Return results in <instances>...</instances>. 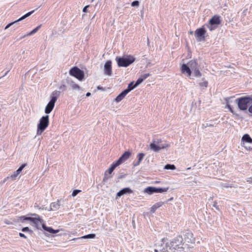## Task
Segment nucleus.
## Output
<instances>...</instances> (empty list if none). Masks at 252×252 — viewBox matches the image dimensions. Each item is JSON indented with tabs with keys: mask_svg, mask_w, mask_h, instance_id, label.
Returning <instances> with one entry per match:
<instances>
[{
	"mask_svg": "<svg viewBox=\"0 0 252 252\" xmlns=\"http://www.w3.org/2000/svg\"><path fill=\"white\" fill-rule=\"evenodd\" d=\"M183 239L182 236L178 235L170 242L167 243L163 248L168 249L169 251V252H175V250L183 248Z\"/></svg>",
	"mask_w": 252,
	"mask_h": 252,
	"instance_id": "f257e3e1",
	"label": "nucleus"
},
{
	"mask_svg": "<svg viewBox=\"0 0 252 252\" xmlns=\"http://www.w3.org/2000/svg\"><path fill=\"white\" fill-rule=\"evenodd\" d=\"M119 67H126L135 61V58L131 55H124L117 57L115 59Z\"/></svg>",
	"mask_w": 252,
	"mask_h": 252,
	"instance_id": "f03ea898",
	"label": "nucleus"
},
{
	"mask_svg": "<svg viewBox=\"0 0 252 252\" xmlns=\"http://www.w3.org/2000/svg\"><path fill=\"white\" fill-rule=\"evenodd\" d=\"M199 67L196 60L190 61L187 64H183L181 67V71L183 73H186L188 76H190L192 71Z\"/></svg>",
	"mask_w": 252,
	"mask_h": 252,
	"instance_id": "7ed1b4c3",
	"label": "nucleus"
},
{
	"mask_svg": "<svg viewBox=\"0 0 252 252\" xmlns=\"http://www.w3.org/2000/svg\"><path fill=\"white\" fill-rule=\"evenodd\" d=\"M163 140L160 138H155L150 144L151 150L155 152H158L162 149H164L170 146V145L166 142L162 143Z\"/></svg>",
	"mask_w": 252,
	"mask_h": 252,
	"instance_id": "20e7f679",
	"label": "nucleus"
},
{
	"mask_svg": "<svg viewBox=\"0 0 252 252\" xmlns=\"http://www.w3.org/2000/svg\"><path fill=\"white\" fill-rule=\"evenodd\" d=\"M252 101V96H244L237 98L236 101L237 103L238 108L241 110H246L248 108V104Z\"/></svg>",
	"mask_w": 252,
	"mask_h": 252,
	"instance_id": "39448f33",
	"label": "nucleus"
},
{
	"mask_svg": "<svg viewBox=\"0 0 252 252\" xmlns=\"http://www.w3.org/2000/svg\"><path fill=\"white\" fill-rule=\"evenodd\" d=\"M49 116H42L37 125V134L40 135L49 125Z\"/></svg>",
	"mask_w": 252,
	"mask_h": 252,
	"instance_id": "423d86ee",
	"label": "nucleus"
},
{
	"mask_svg": "<svg viewBox=\"0 0 252 252\" xmlns=\"http://www.w3.org/2000/svg\"><path fill=\"white\" fill-rule=\"evenodd\" d=\"M69 74L81 81L84 79L85 74L84 71L77 66L72 67L69 71Z\"/></svg>",
	"mask_w": 252,
	"mask_h": 252,
	"instance_id": "0eeeda50",
	"label": "nucleus"
},
{
	"mask_svg": "<svg viewBox=\"0 0 252 252\" xmlns=\"http://www.w3.org/2000/svg\"><path fill=\"white\" fill-rule=\"evenodd\" d=\"M206 31L203 26L200 28L197 29L194 32V36L196 38V40L198 42L204 41L206 38Z\"/></svg>",
	"mask_w": 252,
	"mask_h": 252,
	"instance_id": "6e6552de",
	"label": "nucleus"
},
{
	"mask_svg": "<svg viewBox=\"0 0 252 252\" xmlns=\"http://www.w3.org/2000/svg\"><path fill=\"white\" fill-rule=\"evenodd\" d=\"M243 146L249 150H252V139L248 134H245L242 138Z\"/></svg>",
	"mask_w": 252,
	"mask_h": 252,
	"instance_id": "1a4fd4ad",
	"label": "nucleus"
},
{
	"mask_svg": "<svg viewBox=\"0 0 252 252\" xmlns=\"http://www.w3.org/2000/svg\"><path fill=\"white\" fill-rule=\"evenodd\" d=\"M32 216L35 217H32V222L34 224V226L37 229H40L41 227L43 228V226H45V224L43 220L40 218L39 215L36 214H32Z\"/></svg>",
	"mask_w": 252,
	"mask_h": 252,
	"instance_id": "9d476101",
	"label": "nucleus"
},
{
	"mask_svg": "<svg viewBox=\"0 0 252 252\" xmlns=\"http://www.w3.org/2000/svg\"><path fill=\"white\" fill-rule=\"evenodd\" d=\"M168 188H156L155 187H149L145 189L144 191L149 194H152L155 192L162 193L166 192L168 190Z\"/></svg>",
	"mask_w": 252,
	"mask_h": 252,
	"instance_id": "9b49d317",
	"label": "nucleus"
},
{
	"mask_svg": "<svg viewBox=\"0 0 252 252\" xmlns=\"http://www.w3.org/2000/svg\"><path fill=\"white\" fill-rule=\"evenodd\" d=\"M104 73L110 76L112 74V62L110 60L106 61L104 66Z\"/></svg>",
	"mask_w": 252,
	"mask_h": 252,
	"instance_id": "f8f14e48",
	"label": "nucleus"
},
{
	"mask_svg": "<svg viewBox=\"0 0 252 252\" xmlns=\"http://www.w3.org/2000/svg\"><path fill=\"white\" fill-rule=\"evenodd\" d=\"M209 23L212 25H214L218 27V26L220 23V16L218 15H214L210 19Z\"/></svg>",
	"mask_w": 252,
	"mask_h": 252,
	"instance_id": "ddd939ff",
	"label": "nucleus"
},
{
	"mask_svg": "<svg viewBox=\"0 0 252 252\" xmlns=\"http://www.w3.org/2000/svg\"><path fill=\"white\" fill-rule=\"evenodd\" d=\"M131 153L129 151H126L119 158L118 160L122 164L130 156Z\"/></svg>",
	"mask_w": 252,
	"mask_h": 252,
	"instance_id": "4468645a",
	"label": "nucleus"
},
{
	"mask_svg": "<svg viewBox=\"0 0 252 252\" xmlns=\"http://www.w3.org/2000/svg\"><path fill=\"white\" fill-rule=\"evenodd\" d=\"M60 92L58 91H54L51 95V100H50L49 102L51 103L54 104L55 103L56 101H57L58 97L60 94Z\"/></svg>",
	"mask_w": 252,
	"mask_h": 252,
	"instance_id": "2eb2a0df",
	"label": "nucleus"
},
{
	"mask_svg": "<svg viewBox=\"0 0 252 252\" xmlns=\"http://www.w3.org/2000/svg\"><path fill=\"white\" fill-rule=\"evenodd\" d=\"M121 163L117 160L111 165L110 167L105 171L104 173H112L115 169Z\"/></svg>",
	"mask_w": 252,
	"mask_h": 252,
	"instance_id": "dca6fc26",
	"label": "nucleus"
},
{
	"mask_svg": "<svg viewBox=\"0 0 252 252\" xmlns=\"http://www.w3.org/2000/svg\"><path fill=\"white\" fill-rule=\"evenodd\" d=\"M127 94V91L124 90L115 98V101L117 102H120Z\"/></svg>",
	"mask_w": 252,
	"mask_h": 252,
	"instance_id": "f3484780",
	"label": "nucleus"
},
{
	"mask_svg": "<svg viewBox=\"0 0 252 252\" xmlns=\"http://www.w3.org/2000/svg\"><path fill=\"white\" fill-rule=\"evenodd\" d=\"M145 156V154L144 153H139L137 156V158L138 160L136 162L134 161L133 162V165L134 166H136L140 164L141 161L143 160L144 157Z\"/></svg>",
	"mask_w": 252,
	"mask_h": 252,
	"instance_id": "a211bd4d",
	"label": "nucleus"
},
{
	"mask_svg": "<svg viewBox=\"0 0 252 252\" xmlns=\"http://www.w3.org/2000/svg\"><path fill=\"white\" fill-rule=\"evenodd\" d=\"M41 27V25L38 26L27 34L24 35V36L20 37V39H22L23 38H24L27 36H31L35 34L40 29Z\"/></svg>",
	"mask_w": 252,
	"mask_h": 252,
	"instance_id": "6ab92c4d",
	"label": "nucleus"
},
{
	"mask_svg": "<svg viewBox=\"0 0 252 252\" xmlns=\"http://www.w3.org/2000/svg\"><path fill=\"white\" fill-rule=\"evenodd\" d=\"M34 11H35V10H32V11H31L30 12H29L27 13H26V14H25L24 15H23V16H22L21 17H20L18 20L14 21V23H15V24H17L19 22L21 21L22 20H23L25 19V18L28 17L30 15H31Z\"/></svg>",
	"mask_w": 252,
	"mask_h": 252,
	"instance_id": "aec40b11",
	"label": "nucleus"
},
{
	"mask_svg": "<svg viewBox=\"0 0 252 252\" xmlns=\"http://www.w3.org/2000/svg\"><path fill=\"white\" fill-rule=\"evenodd\" d=\"M34 11H35V10H32V11H31L30 12H29L27 13H26V14H25L24 15H23V16H22L21 17H20L18 20L14 21V23H15V24H17L19 22L21 21L22 20H23L25 19V18L28 17L30 15H31Z\"/></svg>",
	"mask_w": 252,
	"mask_h": 252,
	"instance_id": "412c9836",
	"label": "nucleus"
},
{
	"mask_svg": "<svg viewBox=\"0 0 252 252\" xmlns=\"http://www.w3.org/2000/svg\"><path fill=\"white\" fill-rule=\"evenodd\" d=\"M55 104L48 102L45 109V113L48 114L51 113L54 107Z\"/></svg>",
	"mask_w": 252,
	"mask_h": 252,
	"instance_id": "4be33fe9",
	"label": "nucleus"
},
{
	"mask_svg": "<svg viewBox=\"0 0 252 252\" xmlns=\"http://www.w3.org/2000/svg\"><path fill=\"white\" fill-rule=\"evenodd\" d=\"M132 190L129 188H125L117 193L118 196H121L126 193H131Z\"/></svg>",
	"mask_w": 252,
	"mask_h": 252,
	"instance_id": "5701e85b",
	"label": "nucleus"
},
{
	"mask_svg": "<svg viewBox=\"0 0 252 252\" xmlns=\"http://www.w3.org/2000/svg\"><path fill=\"white\" fill-rule=\"evenodd\" d=\"M43 229L51 233H56L59 231V230H54L51 227L46 226V225L43 226Z\"/></svg>",
	"mask_w": 252,
	"mask_h": 252,
	"instance_id": "b1692460",
	"label": "nucleus"
},
{
	"mask_svg": "<svg viewBox=\"0 0 252 252\" xmlns=\"http://www.w3.org/2000/svg\"><path fill=\"white\" fill-rule=\"evenodd\" d=\"M136 87H135V84L134 83V81L131 82L130 83L128 84L127 88L125 89V91H127V93H128L129 92L135 89Z\"/></svg>",
	"mask_w": 252,
	"mask_h": 252,
	"instance_id": "393cba45",
	"label": "nucleus"
},
{
	"mask_svg": "<svg viewBox=\"0 0 252 252\" xmlns=\"http://www.w3.org/2000/svg\"><path fill=\"white\" fill-rule=\"evenodd\" d=\"M193 71V76L195 77H200L201 76V73L199 70V67H197L196 68V69H194L192 71V72Z\"/></svg>",
	"mask_w": 252,
	"mask_h": 252,
	"instance_id": "a878e982",
	"label": "nucleus"
},
{
	"mask_svg": "<svg viewBox=\"0 0 252 252\" xmlns=\"http://www.w3.org/2000/svg\"><path fill=\"white\" fill-rule=\"evenodd\" d=\"M163 169L166 170H175L176 169V166L174 164H167L164 166Z\"/></svg>",
	"mask_w": 252,
	"mask_h": 252,
	"instance_id": "bb28decb",
	"label": "nucleus"
},
{
	"mask_svg": "<svg viewBox=\"0 0 252 252\" xmlns=\"http://www.w3.org/2000/svg\"><path fill=\"white\" fill-rule=\"evenodd\" d=\"M226 103H227L226 107L229 109V111L231 113H232L233 115H235L236 116V117H237L238 118L239 116V115L235 113V112L234 111V110L233 109V107H232L231 105H230V104H228L227 102Z\"/></svg>",
	"mask_w": 252,
	"mask_h": 252,
	"instance_id": "cd10ccee",
	"label": "nucleus"
},
{
	"mask_svg": "<svg viewBox=\"0 0 252 252\" xmlns=\"http://www.w3.org/2000/svg\"><path fill=\"white\" fill-rule=\"evenodd\" d=\"M70 86H71V88H72V89L73 90H79L80 89V87L78 85L75 84L73 81L71 82Z\"/></svg>",
	"mask_w": 252,
	"mask_h": 252,
	"instance_id": "c85d7f7f",
	"label": "nucleus"
},
{
	"mask_svg": "<svg viewBox=\"0 0 252 252\" xmlns=\"http://www.w3.org/2000/svg\"><path fill=\"white\" fill-rule=\"evenodd\" d=\"M95 237V234H90L83 236L81 237V239H88V238H94Z\"/></svg>",
	"mask_w": 252,
	"mask_h": 252,
	"instance_id": "c756f323",
	"label": "nucleus"
},
{
	"mask_svg": "<svg viewBox=\"0 0 252 252\" xmlns=\"http://www.w3.org/2000/svg\"><path fill=\"white\" fill-rule=\"evenodd\" d=\"M26 166V164H22L16 171L14 172V173H20V172Z\"/></svg>",
	"mask_w": 252,
	"mask_h": 252,
	"instance_id": "7c9ffc66",
	"label": "nucleus"
},
{
	"mask_svg": "<svg viewBox=\"0 0 252 252\" xmlns=\"http://www.w3.org/2000/svg\"><path fill=\"white\" fill-rule=\"evenodd\" d=\"M32 217H28L25 216H23L20 217V219L23 221L24 220H30L32 221Z\"/></svg>",
	"mask_w": 252,
	"mask_h": 252,
	"instance_id": "2f4dec72",
	"label": "nucleus"
},
{
	"mask_svg": "<svg viewBox=\"0 0 252 252\" xmlns=\"http://www.w3.org/2000/svg\"><path fill=\"white\" fill-rule=\"evenodd\" d=\"M207 26L210 31H214L217 28L216 25H212L209 23L207 25Z\"/></svg>",
	"mask_w": 252,
	"mask_h": 252,
	"instance_id": "473e14b6",
	"label": "nucleus"
},
{
	"mask_svg": "<svg viewBox=\"0 0 252 252\" xmlns=\"http://www.w3.org/2000/svg\"><path fill=\"white\" fill-rule=\"evenodd\" d=\"M144 80L142 79V78L140 77L134 83L135 87H137L138 85H139Z\"/></svg>",
	"mask_w": 252,
	"mask_h": 252,
	"instance_id": "72a5a7b5",
	"label": "nucleus"
},
{
	"mask_svg": "<svg viewBox=\"0 0 252 252\" xmlns=\"http://www.w3.org/2000/svg\"><path fill=\"white\" fill-rule=\"evenodd\" d=\"M213 126H214V124L206 123H204L202 125V128L204 129L207 127H212Z\"/></svg>",
	"mask_w": 252,
	"mask_h": 252,
	"instance_id": "f704fd0d",
	"label": "nucleus"
},
{
	"mask_svg": "<svg viewBox=\"0 0 252 252\" xmlns=\"http://www.w3.org/2000/svg\"><path fill=\"white\" fill-rule=\"evenodd\" d=\"M164 204V203L163 202H159L157 203H156L154 205V208L156 209H158V208L160 207Z\"/></svg>",
	"mask_w": 252,
	"mask_h": 252,
	"instance_id": "c9c22d12",
	"label": "nucleus"
},
{
	"mask_svg": "<svg viewBox=\"0 0 252 252\" xmlns=\"http://www.w3.org/2000/svg\"><path fill=\"white\" fill-rule=\"evenodd\" d=\"M208 81H204L202 82L199 83V86L201 87H204L205 88L207 87L208 86Z\"/></svg>",
	"mask_w": 252,
	"mask_h": 252,
	"instance_id": "e433bc0d",
	"label": "nucleus"
},
{
	"mask_svg": "<svg viewBox=\"0 0 252 252\" xmlns=\"http://www.w3.org/2000/svg\"><path fill=\"white\" fill-rule=\"evenodd\" d=\"M155 252H169V251L168 249H165V248H162V249H159V250L155 249Z\"/></svg>",
	"mask_w": 252,
	"mask_h": 252,
	"instance_id": "4c0bfd02",
	"label": "nucleus"
},
{
	"mask_svg": "<svg viewBox=\"0 0 252 252\" xmlns=\"http://www.w3.org/2000/svg\"><path fill=\"white\" fill-rule=\"evenodd\" d=\"M131 5L133 7H137L139 5V1L138 0H134L132 2Z\"/></svg>",
	"mask_w": 252,
	"mask_h": 252,
	"instance_id": "58836bf2",
	"label": "nucleus"
},
{
	"mask_svg": "<svg viewBox=\"0 0 252 252\" xmlns=\"http://www.w3.org/2000/svg\"><path fill=\"white\" fill-rule=\"evenodd\" d=\"M150 75H151V74L150 73H145V74L141 75L140 77L142 78V79L143 80H144L146 79H147Z\"/></svg>",
	"mask_w": 252,
	"mask_h": 252,
	"instance_id": "ea45409f",
	"label": "nucleus"
},
{
	"mask_svg": "<svg viewBox=\"0 0 252 252\" xmlns=\"http://www.w3.org/2000/svg\"><path fill=\"white\" fill-rule=\"evenodd\" d=\"M81 190L79 189L74 190L72 193V195L73 196H75L78 193L80 192Z\"/></svg>",
	"mask_w": 252,
	"mask_h": 252,
	"instance_id": "a19ab883",
	"label": "nucleus"
},
{
	"mask_svg": "<svg viewBox=\"0 0 252 252\" xmlns=\"http://www.w3.org/2000/svg\"><path fill=\"white\" fill-rule=\"evenodd\" d=\"M66 86L65 85L63 84L60 86L59 89L62 91H65L66 90Z\"/></svg>",
	"mask_w": 252,
	"mask_h": 252,
	"instance_id": "79ce46f5",
	"label": "nucleus"
},
{
	"mask_svg": "<svg viewBox=\"0 0 252 252\" xmlns=\"http://www.w3.org/2000/svg\"><path fill=\"white\" fill-rule=\"evenodd\" d=\"M15 24V23L14 22H11L10 23H9L8 24H7L6 25V26L5 27V30L6 29H7L8 28H9L10 27H11V26Z\"/></svg>",
	"mask_w": 252,
	"mask_h": 252,
	"instance_id": "37998d69",
	"label": "nucleus"
},
{
	"mask_svg": "<svg viewBox=\"0 0 252 252\" xmlns=\"http://www.w3.org/2000/svg\"><path fill=\"white\" fill-rule=\"evenodd\" d=\"M18 174H13L10 177H7V178H11L12 180H15Z\"/></svg>",
	"mask_w": 252,
	"mask_h": 252,
	"instance_id": "c03bdc74",
	"label": "nucleus"
},
{
	"mask_svg": "<svg viewBox=\"0 0 252 252\" xmlns=\"http://www.w3.org/2000/svg\"><path fill=\"white\" fill-rule=\"evenodd\" d=\"M22 231L23 232H28V231H30V229H29V228L28 227H23L22 229Z\"/></svg>",
	"mask_w": 252,
	"mask_h": 252,
	"instance_id": "a18cd8bd",
	"label": "nucleus"
},
{
	"mask_svg": "<svg viewBox=\"0 0 252 252\" xmlns=\"http://www.w3.org/2000/svg\"><path fill=\"white\" fill-rule=\"evenodd\" d=\"M90 6L89 5L85 6L83 9V12H87L88 11V8Z\"/></svg>",
	"mask_w": 252,
	"mask_h": 252,
	"instance_id": "49530a36",
	"label": "nucleus"
},
{
	"mask_svg": "<svg viewBox=\"0 0 252 252\" xmlns=\"http://www.w3.org/2000/svg\"><path fill=\"white\" fill-rule=\"evenodd\" d=\"M251 103V105L249 106L248 108V111L252 114V101L250 102Z\"/></svg>",
	"mask_w": 252,
	"mask_h": 252,
	"instance_id": "de8ad7c7",
	"label": "nucleus"
},
{
	"mask_svg": "<svg viewBox=\"0 0 252 252\" xmlns=\"http://www.w3.org/2000/svg\"><path fill=\"white\" fill-rule=\"evenodd\" d=\"M186 236L189 237H190V238H193V235L192 232H188L186 234Z\"/></svg>",
	"mask_w": 252,
	"mask_h": 252,
	"instance_id": "09e8293b",
	"label": "nucleus"
},
{
	"mask_svg": "<svg viewBox=\"0 0 252 252\" xmlns=\"http://www.w3.org/2000/svg\"><path fill=\"white\" fill-rule=\"evenodd\" d=\"M19 236H20L21 237H23V238H25V239H26V238H27L26 236L24 234H23V233H19Z\"/></svg>",
	"mask_w": 252,
	"mask_h": 252,
	"instance_id": "8fccbe9b",
	"label": "nucleus"
},
{
	"mask_svg": "<svg viewBox=\"0 0 252 252\" xmlns=\"http://www.w3.org/2000/svg\"><path fill=\"white\" fill-rule=\"evenodd\" d=\"M97 89L98 90H101L102 91H104V90H105L102 87H101L100 86H97Z\"/></svg>",
	"mask_w": 252,
	"mask_h": 252,
	"instance_id": "3c124183",
	"label": "nucleus"
},
{
	"mask_svg": "<svg viewBox=\"0 0 252 252\" xmlns=\"http://www.w3.org/2000/svg\"><path fill=\"white\" fill-rule=\"evenodd\" d=\"M9 70H7L6 72H5V73L4 74V75H3L2 76H1V77H0V80L3 78V77H4L5 76H6L7 73L9 72Z\"/></svg>",
	"mask_w": 252,
	"mask_h": 252,
	"instance_id": "603ef678",
	"label": "nucleus"
},
{
	"mask_svg": "<svg viewBox=\"0 0 252 252\" xmlns=\"http://www.w3.org/2000/svg\"><path fill=\"white\" fill-rule=\"evenodd\" d=\"M247 181L248 182L252 183V177L248 178Z\"/></svg>",
	"mask_w": 252,
	"mask_h": 252,
	"instance_id": "864d4df0",
	"label": "nucleus"
},
{
	"mask_svg": "<svg viewBox=\"0 0 252 252\" xmlns=\"http://www.w3.org/2000/svg\"><path fill=\"white\" fill-rule=\"evenodd\" d=\"M56 205H57V207H59V205L58 204H56L55 203H52L53 207H56Z\"/></svg>",
	"mask_w": 252,
	"mask_h": 252,
	"instance_id": "5fc2aeb1",
	"label": "nucleus"
},
{
	"mask_svg": "<svg viewBox=\"0 0 252 252\" xmlns=\"http://www.w3.org/2000/svg\"><path fill=\"white\" fill-rule=\"evenodd\" d=\"M157 209L154 208V205H153L151 208V211L154 212Z\"/></svg>",
	"mask_w": 252,
	"mask_h": 252,
	"instance_id": "6e6d98bb",
	"label": "nucleus"
},
{
	"mask_svg": "<svg viewBox=\"0 0 252 252\" xmlns=\"http://www.w3.org/2000/svg\"><path fill=\"white\" fill-rule=\"evenodd\" d=\"M91 94L90 92L87 93V94H86L87 97H89V96H91Z\"/></svg>",
	"mask_w": 252,
	"mask_h": 252,
	"instance_id": "4d7b16f0",
	"label": "nucleus"
},
{
	"mask_svg": "<svg viewBox=\"0 0 252 252\" xmlns=\"http://www.w3.org/2000/svg\"><path fill=\"white\" fill-rule=\"evenodd\" d=\"M189 33H190V34H192V33H193V32H192V31H190V32H189Z\"/></svg>",
	"mask_w": 252,
	"mask_h": 252,
	"instance_id": "13d9d810",
	"label": "nucleus"
},
{
	"mask_svg": "<svg viewBox=\"0 0 252 252\" xmlns=\"http://www.w3.org/2000/svg\"><path fill=\"white\" fill-rule=\"evenodd\" d=\"M40 6H38V7H37L36 9H35V11L36 10H37L38 8H40Z\"/></svg>",
	"mask_w": 252,
	"mask_h": 252,
	"instance_id": "bf43d9fd",
	"label": "nucleus"
},
{
	"mask_svg": "<svg viewBox=\"0 0 252 252\" xmlns=\"http://www.w3.org/2000/svg\"><path fill=\"white\" fill-rule=\"evenodd\" d=\"M40 6H38V7H37L36 9H35V11L36 10H37L38 8H40Z\"/></svg>",
	"mask_w": 252,
	"mask_h": 252,
	"instance_id": "052dcab7",
	"label": "nucleus"
},
{
	"mask_svg": "<svg viewBox=\"0 0 252 252\" xmlns=\"http://www.w3.org/2000/svg\"><path fill=\"white\" fill-rule=\"evenodd\" d=\"M190 169V168L189 167V168H188L187 169V170H189V169Z\"/></svg>",
	"mask_w": 252,
	"mask_h": 252,
	"instance_id": "680f3d73",
	"label": "nucleus"
},
{
	"mask_svg": "<svg viewBox=\"0 0 252 252\" xmlns=\"http://www.w3.org/2000/svg\"><path fill=\"white\" fill-rule=\"evenodd\" d=\"M247 145H248V146H250V144H248Z\"/></svg>",
	"mask_w": 252,
	"mask_h": 252,
	"instance_id": "e2e57ef3",
	"label": "nucleus"
},
{
	"mask_svg": "<svg viewBox=\"0 0 252 252\" xmlns=\"http://www.w3.org/2000/svg\"><path fill=\"white\" fill-rule=\"evenodd\" d=\"M156 183H159V182L156 181Z\"/></svg>",
	"mask_w": 252,
	"mask_h": 252,
	"instance_id": "0e129e2a",
	"label": "nucleus"
},
{
	"mask_svg": "<svg viewBox=\"0 0 252 252\" xmlns=\"http://www.w3.org/2000/svg\"><path fill=\"white\" fill-rule=\"evenodd\" d=\"M94 0H92L91 1H92V2H93Z\"/></svg>",
	"mask_w": 252,
	"mask_h": 252,
	"instance_id": "69168bd1",
	"label": "nucleus"
}]
</instances>
